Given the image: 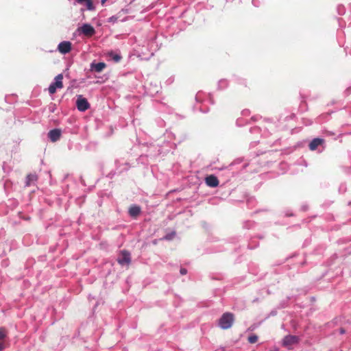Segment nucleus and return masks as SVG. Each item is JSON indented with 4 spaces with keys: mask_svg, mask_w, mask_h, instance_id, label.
<instances>
[{
    "mask_svg": "<svg viewBox=\"0 0 351 351\" xmlns=\"http://www.w3.org/2000/svg\"><path fill=\"white\" fill-rule=\"evenodd\" d=\"M141 213V208L138 206H132L129 209V214L132 217H137Z\"/></svg>",
    "mask_w": 351,
    "mask_h": 351,
    "instance_id": "obj_15",
    "label": "nucleus"
},
{
    "mask_svg": "<svg viewBox=\"0 0 351 351\" xmlns=\"http://www.w3.org/2000/svg\"><path fill=\"white\" fill-rule=\"evenodd\" d=\"M258 336L256 335H250L247 340H248V342L250 343H255L257 342L258 341Z\"/></svg>",
    "mask_w": 351,
    "mask_h": 351,
    "instance_id": "obj_17",
    "label": "nucleus"
},
{
    "mask_svg": "<svg viewBox=\"0 0 351 351\" xmlns=\"http://www.w3.org/2000/svg\"><path fill=\"white\" fill-rule=\"evenodd\" d=\"M106 64L104 62H98V63H92L90 65V69L95 72H101L105 67Z\"/></svg>",
    "mask_w": 351,
    "mask_h": 351,
    "instance_id": "obj_13",
    "label": "nucleus"
},
{
    "mask_svg": "<svg viewBox=\"0 0 351 351\" xmlns=\"http://www.w3.org/2000/svg\"><path fill=\"white\" fill-rule=\"evenodd\" d=\"M110 56L116 62H119L121 60V56H119L118 54H115L113 52H110Z\"/></svg>",
    "mask_w": 351,
    "mask_h": 351,
    "instance_id": "obj_16",
    "label": "nucleus"
},
{
    "mask_svg": "<svg viewBox=\"0 0 351 351\" xmlns=\"http://www.w3.org/2000/svg\"><path fill=\"white\" fill-rule=\"evenodd\" d=\"M63 75L62 74H59L55 77L56 82L52 83L48 90L50 94L53 95L56 92L57 88H63Z\"/></svg>",
    "mask_w": 351,
    "mask_h": 351,
    "instance_id": "obj_3",
    "label": "nucleus"
},
{
    "mask_svg": "<svg viewBox=\"0 0 351 351\" xmlns=\"http://www.w3.org/2000/svg\"><path fill=\"white\" fill-rule=\"evenodd\" d=\"M175 235V232H173L172 234H167L165 237V239H167V240H170L171 239V238Z\"/></svg>",
    "mask_w": 351,
    "mask_h": 351,
    "instance_id": "obj_19",
    "label": "nucleus"
},
{
    "mask_svg": "<svg viewBox=\"0 0 351 351\" xmlns=\"http://www.w3.org/2000/svg\"><path fill=\"white\" fill-rule=\"evenodd\" d=\"M234 322V315L231 313H225L219 320V326L222 329L230 328Z\"/></svg>",
    "mask_w": 351,
    "mask_h": 351,
    "instance_id": "obj_1",
    "label": "nucleus"
},
{
    "mask_svg": "<svg viewBox=\"0 0 351 351\" xmlns=\"http://www.w3.org/2000/svg\"><path fill=\"white\" fill-rule=\"evenodd\" d=\"M58 49L61 53L66 54L71 50V43L69 41L61 42L58 46Z\"/></svg>",
    "mask_w": 351,
    "mask_h": 351,
    "instance_id": "obj_7",
    "label": "nucleus"
},
{
    "mask_svg": "<svg viewBox=\"0 0 351 351\" xmlns=\"http://www.w3.org/2000/svg\"><path fill=\"white\" fill-rule=\"evenodd\" d=\"M77 31L87 37H91L95 33L94 27L89 24H84L77 29Z\"/></svg>",
    "mask_w": 351,
    "mask_h": 351,
    "instance_id": "obj_4",
    "label": "nucleus"
},
{
    "mask_svg": "<svg viewBox=\"0 0 351 351\" xmlns=\"http://www.w3.org/2000/svg\"><path fill=\"white\" fill-rule=\"evenodd\" d=\"M118 20V17L116 16H112L108 19V21L110 23H115Z\"/></svg>",
    "mask_w": 351,
    "mask_h": 351,
    "instance_id": "obj_18",
    "label": "nucleus"
},
{
    "mask_svg": "<svg viewBox=\"0 0 351 351\" xmlns=\"http://www.w3.org/2000/svg\"><path fill=\"white\" fill-rule=\"evenodd\" d=\"M206 184L210 187H216L219 185L217 178L213 175L207 176L205 179Z\"/></svg>",
    "mask_w": 351,
    "mask_h": 351,
    "instance_id": "obj_9",
    "label": "nucleus"
},
{
    "mask_svg": "<svg viewBox=\"0 0 351 351\" xmlns=\"http://www.w3.org/2000/svg\"><path fill=\"white\" fill-rule=\"evenodd\" d=\"M106 1H107V0H101V4H103V5H104V4L106 3Z\"/></svg>",
    "mask_w": 351,
    "mask_h": 351,
    "instance_id": "obj_22",
    "label": "nucleus"
},
{
    "mask_svg": "<svg viewBox=\"0 0 351 351\" xmlns=\"http://www.w3.org/2000/svg\"><path fill=\"white\" fill-rule=\"evenodd\" d=\"M340 332H341V334H343V333L345 332V330H344L343 328H341V330H340Z\"/></svg>",
    "mask_w": 351,
    "mask_h": 351,
    "instance_id": "obj_21",
    "label": "nucleus"
},
{
    "mask_svg": "<svg viewBox=\"0 0 351 351\" xmlns=\"http://www.w3.org/2000/svg\"><path fill=\"white\" fill-rule=\"evenodd\" d=\"M49 138L52 142H56L60 139L61 136V131L59 129H53L49 132Z\"/></svg>",
    "mask_w": 351,
    "mask_h": 351,
    "instance_id": "obj_10",
    "label": "nucleus"
},
{
    "mask_svg": "<svg viewBox=\"0 0 351 351\" xmlns=\"http://www.w3.org/2000/svg\"><path fill=\"white\" fill-rule=\"evenodd\" d=\"M324 139L319 138H314L310 143H309V149L311 151L315 150L318 146L321 145L324 143Z\"/></svg>",
    "mask_w": 351,
    "mask_h": 351,
    "instance_id": "obj_11",
    "label": "nucleus"
},
{
    "mask_svg": "<svg viewBox=\"0 0 351 351\" xmlns=\"http://www.w3.org/2000/svg\"><path fill=\"white\" fill-rule=\"evenodd\" d=\"M298 342V337L295 335L286 336L282 341V345L285 347L291 346Z\"/></svg>",
    "mask_w": 351,
    "mask_h": 351,
    "instance_id": "obj_8",
    "label": "nucleus"
},
{
    "mask_svg": "<svg viewBox=\"0 0 351 351\" xmlns=\"http://www.w3.org/2000/svg\"><path fill=\"white\" fill-rule=\"evenodd\" d=\"M76 1L82 5H85L88 10H93L95 7L91 0H76Z\"/></svg>",
    "mask_w": 351,
    "mask_h": 351,
    "instance_id": "obj_14",
    "label": "nucleus"
},
{
    "mask_svg": "<svg viewBox=\"0 0 351 351\" xmlns=\"http://www.w3.org/2000/svg\"><path fill=\"white\" fill-rule=\"evenodd\" d=\"M7 336V330L4 328H0V351L5 348V339Z\"/></svg>",
    "mask_w": 351,
    "mask_h": 351,
    "instance_id": "obj_12",
    "label": "nucleus"
},
{
    "mask_svg": "<svg viewBox=\"0 0 351 351\" xmlns=\"http://www.w3.org/2000/svg\"><path fill=\"white\" fill-rule=\"evenodd\" d=\"M117 262L121 266L128 267L131 263V254L125 250H121L118 256Z\"/></svg>",
    "mask_w": 351,
    "mask_h": 351,
    "instance_id": "obj_2",
    "label": "nucleus"
},
{
    "mask_svg": "<svg viewBox=\"0 0 351 351\" xmlns=\"http://www.w3.org/2000/svg\"><path fill=\"white\" fill-rule=\"evenodd\" d=\"M181 275H185L187 274V270L185 268H181L180 270Z\"/></svg>",
    "mask_w": 351,
    "mask_h": 351,
    "instance_id": "obj_20",
    "label": "nucleus"
},
{
    "mask_svg": "<svg viewBox=\"0 0 351 351\" xmlns=\"http://www.w3.org/2000/svg\"><path fill=\"white\" fill-rule=\"evenodd\" d=\"M77 109L81 112H84L90 108V104L86 98L80 95L76 101Z\"/></svg>",
    "mask_w": 351,
    "mask_h": 351,
    "instance_id": "obj_5",
    "label": "nucleus"
},
{
    "mask_svg": "<svg viewBox=\"0 0 351 351\" xmlns=\"http://www.w3.org/2000/svg\"><path fill=\"white\" fill-rule=\"evenodd\" d=\"M38 180V176L36 173H28L25 178V186L28 187L31 185H34Z\"/></svg>",
    "mask_w": 351,
    "mask_h": 351,
    "instance_id": "obj_6",
    "label": "nucleus"
}]
</instances>
